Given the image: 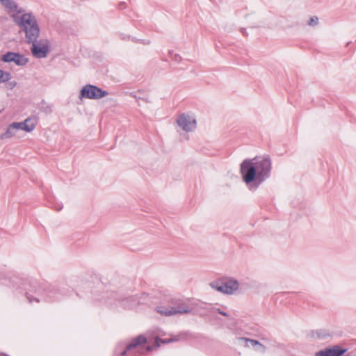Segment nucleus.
<instances>
[{
  "instance_id": "obj_1",
  "label": "nucleus",
  "mask_w": 356,
  "mask_h": 356,
  "mask_svg": "<svg viewBox=\"0 0 356 356\" xmlns=\"http://www.w3.org/2000/svg\"><path fill=\"white\" fill-rule=\"evenodd\" d=\"M270 171L271 161L268 158L245 159L241 164L243 181L247 184L254 183L255 188L270 177Z\"/></svg>"
},
{
  "instance_id": "obj_2",
  "label": "nucleus",
  "mask_w": 356,
  "mask_h": 356,
  "mask_svg": "<svg viewBox=\"0 0 356 356\" xmlns=\"http://www.w3.org/2000/svg\"><path fill=\"white\" fill-rule=\"evenodd\" d=\"M21 11L13 14V20L18 25L21 30L25 32L26 42H33L38 38L40 35V28L37 20L31 13H25L19 15Z\"/></svg>"
},
{
  "instance_id": "obj_3",
  "label": "nucleus",
  "mask_w": 356,
  "mask_h": 356,
  "mask_svg": "<svg viewBox=\"0 0 356 356\" xmlns=\"http://www.w3.org/2000/svg\"><path fill=\"white\" fill-rule=\"evenodd\" d=\"M159 338H156L154 346H147L144 348L143 346L147 343V339L144 335L140 334L132 339V341L127 346L122 355H126L127 353L136 348L140 354H143L145 352H150L154 349V347H159Z\"/></svg>"
},
{
  "instance_id": "obj_4",
  "label": "nucleus",
  "mask_w": 356,
  "mask_h": 356,
  "mask_svg": "<svg viewBox=\"0 0 356 356\" xmlns=\"http://www.w3.org/2000/svg\"><path fill=\"white\" fill-rule=\"evenodd\" d=\"M33 293H36L38 296H39L40 293H42L44 297V300L47 302H53L55 300H59V296L58 291L54 289H49V290H41L40 289H36V286L34 285L33 286H31V289H29L26 293V298L29 300V302H32L33 300L36 302H39L40 300L38 296H33Z\"/></svg>"
},
{
  "instance_id": "obj_5",
  "label": "nucleus",
  "mask_w": 356,
  "mask_h": 356,
  "mask_svg": "<svg viewBox=\"0 0 356 356\" xmlns=\"http://www.w3.org/2000/svg\"><path fill=\"white\" fill-rule=\"evenodd\" d=\"M31 44L30 48L32 55L37 58H46L50 51L49 41L47 39L35 38L33 42H26Z\"/></svg>"
},
{
  "instance_id": "obj_6",
  "label": "nucleus",
  "mask_w": 356,
  "mask_h": 356,
  "mask_svg": "<svg viewBox=\"0 0 356 356\" xmlns=\"http://www.w3.org/2000/svg\"><path fill=\"white\" fill-rule=\"evenodd\" d=\"M156 312L161 315L169 316L190 313L191 308L185 302L180 300L176 303L175 307H157Z\"/></svg>"
},
{
  "instance_id": "obj_7",
  "label": "nucleus",
  "mask_w": 356,
  "mask_h": 356,
  "mask_svg": "<svg viewBox=\"0 0 356 356\" xmlns=\"http://www.w3.org/2000/svg\"><path fill=\"white\" fill-rule=\"evenodd\" d=\"M108 92L102 88L91 84L84 86L80 92V98L98 99L107 96Z\"/></svg>"
},
{
  "instance_id": "obj_8",
  "label": "nucleus",
  "mask_w": 356,
  "mask_h": 356,
  "mask_svg": "<svg viewBox=\"0 0 356 356\" xmlns=\"http://www.w3.org/2000/svg\"><path fill=\"white\" fill-rule=\"evenodd\" d=\"M212 289L225 294H232L238 288V282L236 280H216L210 283Z\"/></svg>"
},
{
  "instance_id": "obj_9",
  "label": "nucleus",
  "mask_w": 356,
  "mask_h": 356,
  "mask_svg": "<svg viewBox=\"0 0 356 356\" xmlns=\"http://www.w3.org/2000/svg\"><path fill=\"white\" fill-rule=\"evenodd\" d=\"M1 60L6 63L13 62L18 66L26 65L29 62V59L24 55L13 51H8L3 55Z\"/></svg>"
},
{
  "instance_id": "obj_10",
  "label": "nucleus",
  "mask_w": 356,
  "mask_h": 356,
  "mask_svg": "<svg viewBox=\"0 0 356 356\" xmlns=\"http://www.w3.org/2000/svg\"><path fill=\"white\" fill-rule=\"evenodd\" d=\"M177 122L183 130L187 132L193 131L196 127L195 119L185 113H183L178 117Z\"/></svg>"
},
{
  "instance_id": "obj_11",
  "label": "nucleus",
  "mask_w": 356,
  "mask_h": 356,
  "mask_svg": "<svg viewBox=\"0 0 356 356\" xmlns=\"http://www.w3.org/2000/svg\"><path fill=\"white\" fill-rule=\"evenodd\" d=\"M346 351V348H341L339 346L337 345L316 352L315 356H342Z\"/></svg>"
},
{
  "instance_id": "obj_12",
  "label": "nucleus",
  "mask_w": 356,
  "mask_h": 356,
  "mask_svg": "<svg viewBox=\"0 0 356 356\" xmlns=\"http://www.w3.org/2000/svg\"><path fill=\"white\" fill-rule=\"evenodd\" d=\"M0 3L9 11H15L17 8V3L13 0H0Z\"/></svg>"
},
{
  "instance_id": "obj_13",
  "label": "nucleus",
  "mask_w": 356,
  "mask_h": 356,
  "mask_svg": "<svg viewBox=\"0 0 356 356\" xmlns=\"http://www.w3.org/2000/svg\"><path fill=\"white\" fill-rule=\"evenodd\" d=\"M16 131L14 127H13V124H11L8 126L6 131L1 135V138L6 139L11 138L15 135Z\"/></svg>"
},
{
  "instance_id": "obj_14",
  "label": "nucleus",
  "mask_w": 356,
  "mask_h": 356,
  "mask_svg": "<svg viewBox=\"0 0 356 356\" xmlns=\"http://www.w3.org/2000/svg\"><path fill=\"white\" fill-rule=\"evenodd\" d=\"M23 122H24V124H23L24 130L27 132L32 131L35 129V125H36L35 122L33 121L32 120H31L29 118L25 120Z\"/></svg>"
},
{
  "instance_id": "obj_15",
  "label": "nucleus",
  "mask_w": 356,
  "mask_h": 356,
  "mask_svg": "<svg viewBox=\"0 0 356 356\" xmlns=\"http://www.w3.org/2000/svg\"><path fill=\"white\" fill-rule=\"evenodd\" d=\"M239 341H244L246 342V343H248V342L250 343L253 346H257V345H259L261 348H262L263 350L265 351L266 350V348L265 346L260 343L257 340H254V339H248V338H245V337H239L238 339Z\"/></svg>"
},
{
  "instance_id": "obj_16",
  "label": "nucleus",
  "mask_w": 356,
  "mask_h": 356,
  "mask_svg": "<svg viewBox=\"0 0 356 356\" xmlns=\"http://www.w3.org/2000/svg\"><path fill=\"white\" fill-rule=\"evenodd\" d=\"M11 79L10 72L0 70V83L8 81Z\"/></svg>"
},
{
  "instance_id": "obj_17",
  "label": "nucleus",
  "mask_w": 356,
  "mask_h": 356,
  "mask_svg": "<svg viewBox=\"0 0 356 356\" xmlns=\"http://www.w3.org/2000/svg\"><path fill=\"white\" fill-rule=\"evenodd\" d=\"M316 337L320 339H325L330 337V334L327 330H321L316 332Z\"/></svg>"
},
{
  "instance_id": "obj_18",
  "label": "nucleus",
  "mask_w": 356,
  "mask_h": 356,
  "mask_svg": "<svg viewBox=\"0 0 356 356\" xmlns=\"http://www.w3.org/2000/svg\"><path fill=\"white\" fill-rule=\"evenodd\" d=\"M318 23V18L316 16H314L310 18L309 21L308 22V25L309 26H316Z\"/></svg>"
},
{
  "instance_id": "obj_19",
  "label": "nucleus",
  "mask_w": 356,
  "mask_h": 356,
  "mask_svg": "<svg viewBox=\"0 0 356 356\" xmlns=\"http://www.w3.org/2000/svg\"><path fill=\"white\" fill-rule=\"evenodd\" d=\"M12 124H13V127H14V128H15V129L16 131L24 130V128H23L24 122H13Z\"/></svg>"
},
{
  "instance_id": "obj_20",
  "label": "nucleus",
  "mask_w": 356,
  "mask_h": 356,
  "mask_svg": "<svg viewBox=\"0 0 356 356\" xmlns=\"http://www.w3.org/2000/svg\"><path fill=\"white\" fill-rule=\"evenodd\" d=\"M171 54V58L172 60H174L176 62H180L181 60V57L178 54H172L171 52H170Z\"/></svg>"
},
{
  "instance_id": "obj_21",
  "label": "nucleus",
  "mask_w": 356,
  "mask_h": 356,
  "mask_svg": "<svg viewBox=\"0 0 356 356\" xmlns=\"http://www.w3.org/2000/svg\"><path fill=\"white\" fill-rule=\"evenodd\" d=\"M176 341V339H173V338H170V339H169L168 341H166V340H163V339H162V340H161V341L162 343H168V342H172V341Z\"/></svg>"
},
{
  "instance_id": "obj_22",
  "label": "nucleus",
  "mask_w": 356,
  "mask_h": 356,
  "mask_svg": "<svg viewBox=\"0 0 356 356\" xmlns=\"http://www.w3.org/2000/svg\"><path fill=\"white\" fill-rule=\"evenodd\" d=\"M218 311V312L220 314H222V316H227L228 314L226 313V312H224L222 311H221L220 309H216Z\"/></svg>"
},
{
  "instance_id": "obj_23",
  "label": "nucleus",
  "mask_w": 356,
  "mask_h": 356,
  "mask_svg": "<svg viewBox=\"0 0 356 356\" xmlns=\"http://www.w3.org/2000/svg\"><path fill=\"white\" fill-rule=\"evenodd\" d=\"M61 209H62V206H60V205L56 206V207H55V209H56V211H60V210H61Z\"/></svg>"
},
{
  "instance_id": "obj_24",
  "label": "nucleus",
  "mask_w": 356,
  "mask_h": 356,
  "mask_svg": "<svg viewBox=\"0 0 356 356\" xmlns=\"http://www.w3.org/2000/svg\"><path fill=\"white\" fill-rule=\"evenodd\" d=\"M10 84L11 87L13 88V87L15 86L16 82L10 83Z\"/></svg>"
},
{
  "instance_id": "obj_25",
  "label": "nucleus",
  "mask_w": 356,
  "mask_h": 356,
  "mask_svg": "<svg viewBox=\"0 0 356 356\" xmlns=\"http://www.w3.org/2000/svg\"><path fill=\"white\" fill-rule=\"evenodd\" d=\"M241 32L243 33V35H245V29H241Z\"/></svg>"
}]
</instances>
